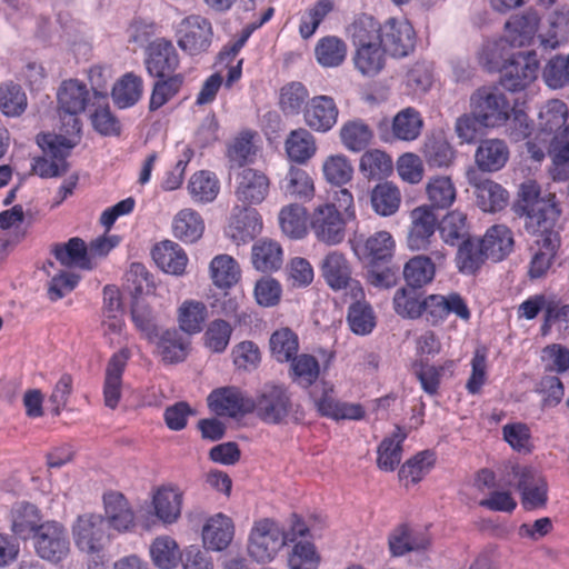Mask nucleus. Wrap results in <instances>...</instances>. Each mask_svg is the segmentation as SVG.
<instances>
[{"label": "nucleus", "mask_w": 569, "mask_h": 569, "mask_svg": "<svg viewBox=\"0 0 569 569\" xmlns=\"http://www.w3.org/2000/svg\"><path fill=\"white\" fill-rule=\"evenodd\" d=\"M568 107L558 99L547 101L539 110L538 130L533 139L528 140L527 150L531 158L541 161L548 152L552 158L555 179L569 178V127Z\"/></svg>", "instance_id": "1"}, {"label": "nucleus", "mask_w": 569, "mask_h": 569, "mask_svg": "<svg viewBox=\"0 0 569 569\" xmlns=\"http://www.w3.org/2000/svg\"><path fill=\"white\" fill-rule=\"evenodd\" d=\"M559 217L560 209L552 201L539 200L529 210L526 229L536 237V249L528 271L531 279L543 277L551 267L560 246L559 232L556 229Z\"/></svg>", "instance_id": "2"}, {"label": "nucleus", "mask_w": 569, "mask_h": 569, "mask_svg": "<svg viewBox=\"0 0 569 569\" xmlns=\"http://www.w3.org/2000/svg\"><path fill=\"white\" fill-rule=\"evenodd\" d=\"M540 22L541 18L533 9L511 16L505 23L502 36L483 43L479 62L488 69H497L507 56V48L527 47L533 42L539 36Z\"/></svg>", "instance_id": "3"}, {"label": "nucleus", "mask_w": 569, "mask_h": 569, "mask_svg": "<svg viewBox=\"0 0 569 569\" xmlns=\"http://www.w3.org/2000/svg\"><path fill=\"white\" fill-rule=\"evenodd\" d=\"M74 546L79 551L99 560H92L88 569H102L104 560L100 553L109 543L104 518L97 513H83L77 517L71 527Z\"/></svg>", "instance_id": "4"}, {"label": "nucleus", "mask_w": 569, "mask_h": 569, "mask_svg": "<svg viewBox=\"0 0 569 569\" xmlns=\"http://www.w3.org/2000/svg\"><path fill=\"white\" fill-rule=\"evenodd\" d=\"M293 540L284 529L270 518L253 522L249 533L247 551L249 557L259 562H271L283 549L288 541Z\"/></svg>", "instance_id": "5"}, {"label": "nucleus", "mask_w": 569, "mask_h": 569, "mask_svg": "<svg viewBox=\"0 0 569 569\" xmlns=\"http://www.w3.org/2000/svg\"><path fill=\"white\" fill-rule=\"evenodd\" d=\"M470 110L486 129L507 126L512 112L509 99L497 87H482L470 96Z\"/></svg>", "instance_id": "6"}, {"label": "nucleus", "mask_w": 569, "mask_h": 569, "mask_svg": "<svg viewBox=\"0 0 569 569\" xmlns=\"http://www.w3.org/2000/svg\"><path fill=\"white\" fill-rule=\"evenodd\" d=\"M58 110L60 117H69L64 124L67 136L79 139L81 122L80 113L92 107V97L83 82L77 79L64 80L57 92Z\"/></svg>", "instance_id": "7"}, {"label": "nucleus", "mask_w": 569, "mask_h": 569, "mask_svg": "<svg viewBox=\"0 0 569 569\" xmlns=\"http://www.w3.org/2000/svg\"><path fill=\"white\" fill-rule=\"evenodd\" d=\"M174 37L179 49L194 58L210 52L214 32L209 19L200 14H190L174 27Z\"/></svg>", "instance_id": "8"}, {"label": "nucleus", "mask_w": 569, "mask_h": 569, "mask_svg": "<svg viewBox=\"0 0 569 569\" xmlns=\"http://www.w3.org/2000/svg\"><path fill=\"white\" fill-rule=\"evenodd\" d=\"M327 286L336 291H343L352 300L365 298L361 283L352 278V267L346 254L338 250L329 251L319 264Z\"/></svg>", "instance_id": "9"}, {"label": "nucleus", "mask_w": 569, "mask_h": 569, "mask_svg": "<svg viewBox=\"0 0 569 569\" xmlns=\"http://www.w3.org/2000/svg\"><path fill=\"white\" fill-rule=\"evenodd\" d=\"M39 147L49 158H40L33 164L34 172L41 178L59 177L67 172L66 158L77 144L78 139L67 134L43 133L37 138Z\"/></svg>", "instance_id": "10"}, {"label": "nucleus", "mask_w": 569, "mask_h": 569, "mask_svg": "<svg viewBox=\"0 0 569 569\" xmlns=\"http://www.w3.org/2000/svg\"><path fill=\"white\" fill-rule=\"evenodd\" d=\"M347 221L336 204L328 202L317 206L309 217L315 238L327 246H337L345 240Z\"/></svg>", "instance_id": "11"}, {"label": "nucleus", "mask_w": 569, "mask_h": 569, "mask_svg": "<svg viewBox=\"0 0 569 569\" xmlns=\"http://www.w3.org/2000/svg\"><path fill=\"white\" fill-rule=\"evenodd\" d=\"M498 68H502L500 84L510 92L527 89L538 77L539 61L536 52H519L509 60H505Z\"/></svg>", "instance_id": "12"}, {"label": "nucleus", "mask_w": 569, "mask_h": 569, "mask_svg": "<svg viewBox=\"0 0 569 569\" xmlns=\"http://www.w3.org/2000/svg\"><path fill=\"white\" fill-rule=\"evenodd\" d=\"M184 491L174 482H164L150 492L151 515L164 526L177 523L182 515Z\"/></svg>", "instance_id": "13"}, {"label": "nucleus", "mask_w": 569, "mask_h": 569, "mask_svg": "<svg viewBox=\"0 0 569 569\" xmlns=\"http://www.w3.org/2000/svg\"><path fill=\"white\" fill-rule=\"evenodd\" d=\"M38 556L47 561L58 563L70 552V541L64 527L53 520L44 521L33 537Z\"/></svg>", "instance_id": "14"}, {"label": "nucleus", "mask_w": 569, "mask_h": 569, "mask_svg": "<svg viewBox=\"0 0 569 569\" xmlns=\"http://www.w3.org/2000/svg\"><path fill=\"white\" fill-rule=\"evenodd\" d=\"M207 400L210 410L220 417H243L254 409V400L233 386L212 390Z\"/></svg>", "instance_id": "15"}, {"label": "nucleus", "mask_w": 569, "mask_h": 569, "mask_svg": "<svg viewBox=\"0 0 569 569\" xmlns=\"http://www.w3.org/2000/svg\"><path fill=\"white\" fill-rule=\"evenodd\" d=\"M144 63L151 77L164 78L179 68L180 57L171 40L157 38L147 47Z\"/></svg>", "instance_id": "16"}, {"label": "nucleus", "mask_w": 569, "mask_h": 569, "mask_svg": "<svg viewBox=\"0 0 569 569\" xmlns=\"http://www.w3.org/2000/svg\"><path fill=\"white\" fill-rule=\"evenodd\" d=\"M290 410V399L284 388L280 386H264L257 399L254 409L260 419L268 423H279L284 420Z\"/></svg>", "instance_id": "17"}, {"label": "nucleus", "mask_w": 569, "mask_h": 569, "mask_svg": "<svg viewBox=\"0 0 569 569\" xmlns=\"http://www.w3.org/2000/svg\"><path fill=\"white\" fill-rule=\"evenodd\" d=\"M423 313H426L427 320L433 325L443 321L450 313L465 321L470 319V310L466 301L456 292L448 296H428L423 299Z\"/></svg>", "instance_id": "18"}, {"label": "nucleus", "mask_w": 569, "mask_h": 569, "mask_svg": "<svg viewBox=\"0 0 569 569\" xmlns=\"http://www.w3.org/2000/svg\"><path fill=\"white\" fill-rule=\"evenodd\" d=\"M339 109L329 96H315L303 110V120L307 127L316 132H328L337 123Z\"/></svg>", "instance_id": "19"}, {"label": "nucleus", "mask_w": 569, "mask_h": 569, "mask_svg": "<svg viewBox=\"0 0 569 569\" xmlns=\"http://www.w3.org/2000/svg\"><path fill=\"white\" fill-rule=\"evenodd\" d=\"M411 226L407 242L411 250H427L435 236L437 217L430 206L422 204L410 212Z\"/></svg>", "instance_id": "20"}, {"label": "nucleus", "mask_w": 569, "mask_h": 569, "mask_svg": "<svg viewBox=\"0 0 569 569\" xmlns=\"http://www.w3.org/2000/svg\"><path fill=\"white\" fill-rule=\"evenodd\" d=\"M270 190V179L263 172L247 168L236 179L234 194L243 204L253 206L261 203Z\"/></svg>", "instance_id": "21"}, {"label": "nucleus", "mask_w": 569, "mask_h": 569, "mask_svg": "<svg viewBox=\"0 0 569 569\" xmlns=\"http://www.w3.org/2000/svg\"><path fill=\"white\" fill-rule=\"evenodd\" d=\"M131 352L122 348L107 363L103 381V402L110 409H116L122 396V376Z\"/></svg>", "instance_id": "22"}, {"label": "nucleus", "mask_w": 569, "mask_h": 569, "mask_svg": "<svg viewBox=\"0 0 569 569\" xmlns=\"http://www.w3.org/2000/svg\"><path fill=\"white\" fill-rule=\"evenodd\" d=\"M388 546L393 557H402L409 552L428 550L431 546V538L426 531L416 530L407 523H401L389 533Z\"/></svg>", "instance_id": "23"}, {"label": "nucleus", "mask_w": 569, "mask_h": 569, "mask_svg": "<svg viewBox=\"0 0 569 569\" xmlns=\"http://www.w3.org/2000/svg\"><path fill=\"white\" fill-rule=\"evenodd\" d=\"M396 242L388 231H377L367 239H356L352 250L359 260H366L370 264L389 260L395 252Z\"/></svg>", "instance_id": "24"}, {"label": "nucleus", "mask_w": 569, "mask_h": 569, "mask_svg": "<svg viewBox=\"0 0 569 569\" xmlns=\"http://www.w3.org/2000/svg\"><path fill=\"white\" fill-rule=\"evenodd\" d=\"M10 529L20 539L33 538L43 525L39 508L28 501H17L9 513Z\"/></svg>", "instance_id": "25"}, {"label": "nucleus", "mask_w": 569, "mask_h": 569, "mask_svg": "<svg viewBox=\"0 0 569 569\" xmlns=\"http://www.w3.org/2000/svg\"><path fill=\"white\" fill-rule=\"evenodd\" d=\"M383 47L393 57H405L415 47V30L407 20L390 19L383 26Z\"/></svg>", "instance_id": "26"}, {"label": "nucleus", "mask_w": 569, "mask_h": 569, "mask_svg": "<svg viewBox=\"0 0 569 569\" xmlns=\"http://www.w3.org/2000/svg\"><path fill=\"white\" fill-rule=\"evenodd\" d=\"M201 536L206 549L222 551L233 539L234 523L229 516L221 512L216 513L204 522Z\"/></svg>", "instance_id": "27"}, {"label": "nucleus", "mask_w": 569, "mask_h": 569, "mask_svg": "<svg viewBox=\"0 0 569 569\" xmlns=\"http://www.w3.org/2000/svg\"><path fill=\"white\" fill-rule=\"evenodd\" d=\"M262 220L256 209L238 208L230 218L227 234L237 244L246 243L261 232Z\"/></svg>", "instance_id": "28"}, {"label": "nucleus", "mask_w": 569, "mask_h": 569, "mask_svg": "<svg viewBox=\"0 0 569 569\" xmlns=\"http://www.w3.org/2000/svg\"><path fill=\"white\" fill-rule=\"evenodd\" d=\"M104 503V521L109 526L119 531L124 532L130 530L134 525L133 511L126 499V497L118 491H109L103 495Z\"/></svg>", "instance_id": "29"}, {"label": "nucleus", "mask_w": 569, "mask_h": 569, "mask_svg": "<svg viewBox=\"0 0 569 569\" xmlns=\"http://www.w3.org/2000/svg\"><path fill=\"white\" fill-rule=\"evenodd\" d=\"M152 258L162 271L173 276H182L188 264L186 251L171 240L157 243L152 249Z\"/></svg>", "instance_id": "30"}, {"label": "nucleus", "mask_w": 569, "mask_h": 569, "mask_svg": "<svg viewBox=\"0 0 569 569\" xmlns=\"http://www.w3.org/2000/svg\"><path fill=\"white\" fill-rule=\"evenodd\" d=\"M509 159V149L501 139L482 140L475 153L478 168L482 171L495 172L502 169Z\"/></svg>", "instance_id": "31"}, {"label": "nucleus", "mask_w": 569, "mask_h": 569, "mask_svg": "<svg viewBox=\"0 0 569 569\" xmlns=\"http://www.w3.org/2000/svg\"><path fill=\"white\" fill-rule=\"evenodd\" d=\"M355 49L382 47L383 27L370 16H361L349 28Z\"/></svg>", "instance_id": "32"}, {"label": "nucleus", "mask_w": 569, "mask_h": 569, "mask_svg": "<svg viewBox=\"0 0 569 569\" xmlns=\"http://www.w3.org/2000/svg\"><path fill=\"white\" fill-rule=\"evenodd\" d=\"M284 150L291 162L305 164L317 152L316 138L305 128L295 129L284 140Z\"/></svg>", "instance_id": "33"}, {"label": "nucleus", "mask_w": 569, "mask_h": 569, "mask_svg": "<svg viewBox=\"0 0 569 569\" xmlns=\"http://www.w3.org/2000/svg\"><path fill=\"white\" fill-rule=\"evenodd\" d=\"M154 342L159 355L167 363L181 362L189 353L190 340L177 329L162 331Z\"/></svg>", "instance_id": "34"}, {"label": "nucleus", "mask_w": 569, "mask_h": 569, "mask_svg": "<svg viewBox=\"0 0 569 569\" xmlns=\"http://www.w3.org/2000/svg\"><path fill=\"white\" fill-rule=\"evenodd\" d=\"M407 438V432L396 427L395 431L386 437L377 450V466L382 471H393L402 458V442Z\"/></svg>", "instance_id": "35"}, {"label": "nucleus", "mask_w": 569, "mask_h": 569, "mask_svg": "<svg viewBox=\"0 0 569 569\" xmlns=\"http://www.w3.org/2000/svg\"><path fill=\"white\" fill-rule=\"evenodd\" d=\"M149 556L157 568L173 569L180 562L182 552L172 537L161 535L151 541Z\"/></svg>", "instance_id": "36"}, {"label": "nucleus", "mask_w": 569, "mask_h": 569, "mask_svg": "<svg viewBox=\"0 0 569 569\" xmlns=\"http://www.w3.org/2000/svg\"><path fill=\"white\" fill-rule=\"evenodd\" d=\"M549 29L538 36L540 46L556 49L569 36V6L563 4L553 10L548 17Z\"/></svg>", "instance_id": "37"}, {"label": "nucleus", "mask_w": 569, "mask_h": 569, "mask_svg": "<svg viewBox=\"0 0 569 569\" xmlns=\"http://www.w3.org/2000/svg\"><path fill=\"white\" fill-rule=\"evenodd\" d=\"M172 231L179 240L193 243L202 237L204 221L199 212L191 208H186L174 216Z\"/></svg>", "instance_id": "38"}, {"label": "nucleus", "mask_w": 569, "mask_h": 569, "mask_svg": "<svg viewBox=\"0 0 569 569\" xmlns=\"http://www.w3.org/2000/svg\"><path fill=\"white\" fill-rule=\"evenodd\" d=\"M478 207L485 212L502 210L509 200L507 190L493 180L486 179L475 184Z\"/></svg>", "instance_id": "39"}, {"label": "nucleus", "mask_w": 569, "mask_h": 569, "mask_svg": "<svg viewBox=\"0 0 569 569\" xmlns=\"http://www.w3.org/2000/svg\"><path fill=\"white\" fill-rule=\"evenodd\" d=\"M481 241L486 258L493 261L502 260L513 248L512 232L502 224L492 226L488 229Z\"/></svg>", "instance_id": "40"}, {"label": "nucleus", "mask_w": 569, "mask_h": 569, "mask_svg": "<svg viewBox=\"0 0 569 569\" xmlns=\"http://www.w3.org/2000/svg\"><path fill=\"white\" fill-rule=\"evenodd\" d=\"M53 253L63 266L82 270L93 268L89 250L80 238H71L67 243L56 246Z\"/></svg>", "instance_id": "41"}, {"label": "nucleus", "mask_w": 569, "mask_h": 569, "mask_svg": "<svg viewBox=\"0 0 569 569\" xmlns=\"http://www.w3.org/2000/svg\"><path fill=\"white\" fill-rule=\"evenodd\" d=\"M187 189L194 202L209 203L218 197L220 181L213 172L200 170L190 177Z\"/></svg>", "instance_id": "42"}, {"label": "nucleus", "mask_w": 569, "mask_h": 569, "mask_svg": "<svg viewBox=\"0 0 569 569\" xmlns=\"http://www.w3.org/2000/svg\"><path fill=\"white\" fill-rule=\"evenodd\" d=\"M422 154L429 167L448 168L455 160V150L442 133L426 138Z\"/></svg>", "instance_id": "43"}, {"label": "nucleus", "mask_w": 569, "mask_h": 569, "mask_svg": "<svg viewBox=\"0 0 569 569\" xmlns=\"http://www.w3.org/2000/svg\"><path fill=\"white\" fill-rule=\"evenodd\" d=\"M253 267L262 272L278 270L282 264V248L271 239L257 241L251 250Z\"/></svg>", "instance_id": "44"}, {"label": "nucleus", "mask_w": 569, "mask_h": 569, "mask_svg": "<svg viewBox=\"0 0 569 569\" xmlns=\"http://www.w3.org/2000/svg\"><path fill=\"white\" fill-rule=\"evenodd\" d=\"M143 80L132 72L123 74L112 88V99L120 109L134 106L142 97Z\"/></svg>", "instance_id": "45"}, {"label": "nucleus", "mask_w": 569, "mask_h": 569, "mask_svg": "<svg viewBox=\"0 0 569 569\" xmlns=\"http://www.w3.org/2000/svg\"><path fill=\"white\" fill-rule=\"evenodd\" d=\"M373 211L381 217L393 216L400 208L401 192L391 182L377 184L370 196Z\"/></svg>", "instance_id": "46"}, {"label": "nucleus", "mask_w": 569, "mask_h": 569, "mask_svg": "<svg viewBox=\"0 0 569 569\" xmlns=\"http://www.w3.org/2000/svg\"><path fill=\"white\" fill-rule=\"evenodd\" d=\"M339 134L343 147L352 152L365 150L373 138L371 128L359 119L345 122L340 128Z\"/></svg>", "instance_id": "47"}, {"label": "nucleus", "mask_w": 569, "mask_h": 569, "mask_svg": "<svg viewBox=\"0 0 569 569\" xmlns=\"http://www.w3.org/2000/svg\"><path fill=\"white\" fill-rule=\"evenodd\" d=\"M423 120L418 110L412 107L400 110L392 119V133L402 141L416 140L422 130Z\"/></svg>", "instance_id": "48"}, {"label": "nucleus", "mask_w": 569, "mask_h": 569, "mask_svg": "<svg viewBox=\"0 0 569 569\" xmlns=\"http://www.w3.org/2000/svg\"><path fill=\"white\" fill-rule=\"evenodd\" d=\"M90 120L93 128L103 136L120 133V123L112 114L108 97L101 92L96 93V101H92Z\"/></svg>", "instance_id": "49"}, {"label": "nucleus", "mask_w": 569, "mask_h": 569, "mask_svg": "<svg viewBox=\"0 0 569 569\" xmlns=\"http://www.w3.org/2000/svg\"><path fill=\"white\" fill-rule=\"evenodd\" d=\"M207 317L208 309L202 301L188 299L178 308L179 328L188 335L200 332Z\"/></svg>", "instance_id": "50"}, {"label": "nucleus", "mask_w": 569, "mask_h": 569, "mask_svg": "<svg viewBox=\"0 0 569 569\" xmlns=\"http://www.w3.org/2000/svg\"><path fill=\"white\" fill-rule=\"evenodd\" d=\"M315 57L325 68L339 67L347 57V44L336 36L323 37L316 44Z\"/></svg>", "instance_id": "51"}, {"label": "nucleus", "mask_w": 569, "mask_h": 569, "mask_svg": "<svg viewBox=\"0 0 569 569\" xmlns=\"http://www.w3.org/2000/svg\"><path fill=\"white\" fill-rule=\"evenodd\" d=\"M210 277L214 286L230 288L240 279V267L229 254L216 256L209 266Z\"/></svg>", "instance_id": "52"}, {"label": "nucleus", "mask_w": 569, "mask_h": 569, "mask_svg": "<svg viewBox=\"0 0 569 569\" xmlns=\"http://www.w3.org/2000/svg\"><path fill=\"white\" fill-rule=\"evenodd\" d=\"M426 193L432 209H446L455 202L457 190L450 177L435 176L428 180Z\"/></svg>", "instance_id": "53"}, {"label": "nucleus", "mask_w": 569, "mask_h": 569, "mask_svg": "<svg viewBox=\"0 0 569 569\" xmlns=\"http://www.w3.org/2000/svg\"><path fill=\"white\" fill-rule=\"evenodd\" d=\"M279 224L282 232L289 238H303L307 234V211L305 207L297 203L284 206L279 212Z\"/></svg>", "instance_id": "54"}, {"label": "nucleus", "mask_w": 569, "mask_h": 569, "mask_svg": "<svg viewBox=\"0 0 569 569\" xmlns=\"http://www.w3.org/2000/svg\"><path fill=\"white\" fill-rule=\"evenodd\" d=\"M322 174L328 183L345 186L352 180L353 166L342 153L330 154L322 162Z\"/></svg>", "instance_id": "55"}, {"label": "nucleus", "mask_w": 569, "mask_h": 569, "mask_svg": "<svg viewBox=\"0 0 569 569\" xmlns=\"http://www.w3.org/2000/svg\"><path fill=\"white\" fill-rule=\"evenodd\" d=\"M281 189L286 194L299 198L311 199L315 196V183L311 176L296 166H290L282 183Z\"/></svg>", "instance_id": "56"}, {"label": "nucleus", "mask_w": 569, "mask_h": 569, "mask_svg": "<svg viewBox=\"0 0 569 569\" xmlns=\"http://www.w3.org/2000/svg\"><path fill=\"white\" fill-rule=\"evenodd\" d=\"M307 87L301 82H290L283 86L279 94V106L287 116H297L305 110L310 100Z\"/></svg>", "instance_id": "57"}, {"label": "nucleus", "mask_w": 569, "mask_h": 569, "mask_svg": "<svg viewBox=\"0 0 569 569\" xmlns=\"http://www.w3.org/2000/svg\"><path fill=\"white\" fill-rule=\"evenodd\" d=\"M436 274V267L431 258L416 256L403 267V277L407 283L413 288H421L430 283Z\"/></svg>", "instance_id": "58"}, {"label": "nucleus", "mask_w": 569, "mask_h": 569, "mask_svg": "<svg viewBox=\"0 0 569 569\" xmlns=\"http://www.w3.org/2000/svg\"><path fill=\"white\" fill-rule=\"evenodd\" d=\"M359 169L368 179H381L391 173L392 159L385 151L371 149L361 156Z\"/></svg>", "instance_id": "59"}, {"label": "nucleus", "mask_w": 569, "mask_h": 569, "mask_svg": "<svg viewBox=\"0 0 569 569\" xmlns=\"http://www.w3.org/2000/svg\"><path fill=\"white\" fill-rule=\"evenodd\" d=\"M298 349V336L289 328L276 330L270 337L271 355L278 362L290 361Z\"/></svg>", "instance_id": "60"}, {"label": "nucleus", "mask_w": 569, "mask_h": 569, "mask_svg": "<svg viewBox=\"0 0 569 569\" xmlns=\"http://www.w3.org/2000/svg\"><path fill=\"white\" fill-rule=\"evenodd\" d=\"M386 52L383 46L356 49L353 54L356 69L366 77L378 74L385 67Z\"/></svg>", "instance_id": "61"}, {"label": "nucleus", "mask_w": 569, "mask_h": 569, "mask_svg": "<svg viewBox=\"0 0 569 569\" xmlns=\"http://www.w3.org/2000/svg\"><path fill=\"white\" fill-rule=\"evenodd\" d=\"M183 80L184 77L181 73L159 78L153 84L149 100V110L156 111L168 103L180 91Z\"/></svg>", "instance_id": "62"}, {"label": "nucleus", "mask_w": 569, "mask_h": 569, "mask_svg": "<svg viewBox=\"0 0 569 569\" xmlns=\"http://www.w3.org/2000/svg\"><path fill=\"white\" fill-rule=\"evenodd\" d=\"M27 106L26 92L19 84L7 82L0 86V110L4 116L19 117Z\"/></svg>", "instance_id": "63"}, {"label": "nucleus", "mask_w": 569, "mask_h": 569, "mask_svg": "<svg viewBox=\"0 0 569 569\" xmlns=\"http://www.w3.org/2000/svg\"><path fill=\"white\" fill-rule=\"evenodd\" d=\"M131 320L136 329L149 342H154L162 332L152 309L144 303L136 302L132 306Z\"/></svg>", "instance_id": "64"}]
</instances>
